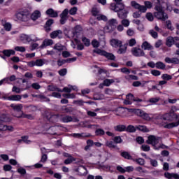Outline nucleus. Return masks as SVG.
I'll return each mask as SVG.
<instances>
[{
	"mask_svg": "<svg viewBox=\"0 0 179 179\" xmlns=\"http://www.w3.org/2000/svg\"><path fill=\"white\" fill-rule=\"evenodd\" d=\"M162 138L155 136H149L146 141V143L148 145H152L155 150H160V149H167V146L164 144H159V146H157V143H160Z\"/></svg>",
	"mask_w": 179,
	"mask_h": 179,
	"instance_id": "nucleus-1",
	"label": "nucleus"
},
{
	"mask_svg": "<svg viewBox=\"0 0 179 179\" xmlns=\"http://www.w3.org/2000/svg\"><path fill=\"white\" fill-rule=\"evenodd\" d=\"M155 10L156 12L154 13V17H156V19H158V20L164 22L169 19V15L164 12L162 6H157L155 7Z\"/></svg>",
	"mask_w": 179,
	"mask_h": 179,
	"instance_id": "nucleus-2",
	"label": "nucleus"
},
{
	"mask_svg": "<svg viewBox=\"0 0 179 179\" xmlns=\"http://www.w3.org/2000/svg\"><path fill=\"white\" fill-rule=\"evenodd\" d=\"M20 22H29L30 20V13L27 10L20 11L14 15V20Z\"/></svg>",
	"mask_w": 179,
	"mask_h": 179,
	"instance_id": "nucleus-3",
	"label": "nucleus"
},
{
	"mask_svg": "<svg viewBox=\"0 0 179 179\" xmlns=\"http://www.w3.org/2000/svg\"><path fill=\"white\" fill-rule=\"evenodd\" d=\"M129 111L135 113L136 115H138V117H141V118L145 120L146 121H150V120H152V118H155V120H156V117H157V115L153 116L152 115H149L141 109H130Z\"/></svg>",
	"mask_w": 179,
	"mask_h": 179,
	"instance_id": "nucleus-4",
	"label": "nucleus"
},
{
	"mask_svg": "<svg viewBox=\"0 0 179 179\" xmlns=\"http://www.w3.org/2000/svg\"><path fill=\"white\" fill-rule=\"evenodd\" d=\"M117 24H118V21L117 20V19L112 18L109 20L105 27L106 31H107L108 33H111V31H114V30H115V27H117Z\"/></svg>",
	"mask_w": 179,
	"mask_h": 179,
	"instance_id": "nucleus-5",
	"label": "nucleus"
},
{
	"mask_svg": "<svg viewBox=\"0 0 179 179\" xmlns=\"http://www.w3.org/2000/svg\"><path fill=\"white\" fill-rule=\"evenodd\" d=\"M9 122V117L6 114L0 115V131H6V124L4 122Z\"/></svg>",
	"mask_w": 179,
	"mask_h": 179,
	"instance_id": "nucleus-6",
	"label": "nucleus"
},
{
	"mask_svg": "<svg viewBox=\"0 0 179 179\" xmlns=\"http://www.w3.org/2000/svg\"><path fill=\"white\" fill-rule=\"evenodd\" d=\"M128 113H129V109L125 108H118L115 110V115L118 117H121L122 118H125V117H128Z\"/></svg>",
	"mask_w": 179,
	"mask_h": 179,
	"instance_id": "nucleus-7",
	"label": "nucleus"
},
{
	"mask_svg": "<svg viewBox=\"0 0 179 179\" xmlns=\"http://www.w3.org/2000/svg\"><path fill=\"white\" fill-rule=\"evenodd\" d=\"M45 64V59H38L36 61H31L27 62V65L30 68H33V66H43Z\"/></svg>",
	"mask_w": 179,
	"mask_h": 179,
	"instance_id": "nucleus-8",
	"label": "nucleus"
},
{
	"mask_svg": "<svg viewBox=\"0 0 179 179\" xmlns=\"http://www.w3.org/2000/svg\"><path fill=\"white\" fill-rule=\"evenodd\" d=\"M131 54L134 57H145V52L138 47L131 49Z\"/></svg>",
	"mask_w": 179,
	"mask_h": 179,
	"instance_id": "nucleus-9",
	"label": "nucleus"
},
{
	"mask_svg": "<svg viewBox=\"0 0 179 179\" xmlns=\"http://www.w3.org/2000/svg\"><path fill=\"white\" fill-rule=\"evenodd\" d=\"M124 3H110V10H113V12H116L118 13L122 8H124Z\"/></svg>",
	"mask_w": 179,
	"mask_h": 179,
	"instance_id": "nucleus-10",
	"label": "nucleus"
},
{
	"mask_svg": "<svg viewBox=\"0 0 179 179\" xmlns=\"http://www.w3.org/2000/svg\"><path fill=\"white\" fill-rule=\"evenodd\" d=\"M174 114V110H171L169 113H165L162 116L157 115L155 117V120H164V121H170L171 120V115Z\"/></svg>",
	"mask_w": 179,
	"mask_h": 179,
	"instance_id": "nucleus-11",
	"label": "nucleus"
},
{
	"mask_svg": "<svg viewBox=\"0 0 179 179\" xmlns=\"http://www.w3.org/2000/svg\"><path fill=\"white\" fill-rule=\"evenodd\" d=\"M130 4H131V6H132V8H134V9H137L138 10H139V12H141V13H145V7L138 3V2H136V1H131Z\"/></svg>",
	"mask_w": 179,
	"mask_h": 179,
	"instance_id": "nucleus-12",
	"label": "nucleus"
},
{
	"mask_svg": "<svg viewBox=\"0 0 179 179\" xmlns=\"http://www.w3.org/2000/svg\"><path fill=\"white\" fill-rule=\"evenodd\" d=\"M69 10L66 8L65 10H64V11L62 13V14L60 15V23L61 24H65V22H66V20H68V13H69Z\"/></svg>",
	"mask_w": 179,
	"mask_h": 179,
	"instance_id": "nucleus-13",
	"label": "nucleus"
},
{
	"mask_svg": "<svg viewBox=\"0 0 179 179\" xmlns=\"http://www.w3.org/2000/svg\"><path fill=\"white\" fill-rule=\"evenodd\" d=\"M128 15V10L125 8V5L117 13V16L120 19H125Z\"/></svg>",
	"mask_w": 179,
	"mask_h": 179,
	"instance_id": "nucleus-14",
	"label": "nucleus"
},
{
	"mask_svg": "<svg viewBox=\"0 0 179 179\" xmlns=\"http://www.w3.org/2000/svg\"><path fill=\"white\" fill-rule=\"evenodd\" d=\"M110 44L114 48H118L119 47H121V45L122 44V41L117 38H113L110 41Z\"/></svg>",
	"mask_w": 179,
	"mask_h": 179,
	"instance_id": "nucleus-15",
	"label": "nucleus"
},
{
	"mask_svg": "<svg viewBox=\"0 0 179 179\" xmlns=\"http://www.w3.org/2000/svg\"><path fill=\"white\" fill-rule=\"evenodd\" d=\"M10 107H12L13 110L14 111H16L17 113H21L22 114V110H23V105L22 104H15L12 103L10 105Z\"/></svg>",
	"mask_w": 179,
	"mask_h": 179,
	"instance_id": "nucleus-16",
	"label": "nucleus"
},
{
	"mask_svg": "<svg viewBox=\"0 0 179 179\" xmlns=\"http://www.w3.org/2000/svg\"><path fill=\"white\" fill-rule=\"evenodd\" d=\"M50 37L51 38H57V37L61 38L62 37V31L59 29L52 31L50 33Z\"/></svg>",
	"mask_w": 179,
	"mask_h": 179,
	"instance_id": "nucleus-17",
	"label": "nucleus"
},
{
	"mask_svg": "<svg viewBox=\"0 0 179 179\" xmlns=\"http://www.w3.org/2000/svg\"><path fill=\"white\" fill-rule=\"evenodd\" d=\"M127 48H128V44L125 43L122 45L121 44L120 46H119V49L117 50V54H125L127 52Z\"/></svg>",
	"mask_w": 179,
	"mask_h": 179,
	"instance_id": "nucleus-18",
	"label": "nucleus"
},
{
	"mask_svg": "<svg viewBox=\"0 0 179 179\" xmlns=\"http://www.w3.org/2000/svg\"><path fill=\"white\" fill-rule=\"evenodd\" d=\"M16 118H27V120H33V115L29 114H24V113L21 112V113L18 115H15Z\"/></svg>",
	"mask_w": 179,
	"mask_h": 179,
	"instance_id": "nucleus-19",
	"label": "nucleus"
},
{
	"mask_svg": "<svg viewBox=\"0 0 179 179\" xmlns=\"http://www.w3.org/2000/svg\"><path fill=\"white\" fill-rule=\"evenodd\" d=\"M46 15L50 16V17H58V13L57 11L54 10L52 8H49L46 10Z\"/></svg>",
	"mask_w": 179,
	"mask_h": 179,
	"instance_id": "nucleus-20",
	"label": "nucleus"
},
{
	"mask_svg": "<svg viewBox=\"0 0 179 179\" xmlns=\"http://www.w3.org/2000/svg\"><path fill=\"white\" fill-rule=\"evenodd\" d=\"M141 48L145 50L150 51V50H153V46L150 45L148 41H145L141 45Z\"/></svg>",
	"mask_w": 179,
	"mask_h": 179,
	"instance_id": "nucleus-21",
	"label": "nucleus"
},
{
	"mask_svg": "<svg viewBox=\"0 0 179 179\" xmlns=\"http://www.w3.org/2000/svg\"><path fill=\"white\" fill-rule=\"evenodd\" d=\"M164 177L168 179H179V175L177 173H171L166 172L164 173Z\"/></svg>",
	"mask_w": 179,
	"mask_h": 179,
	"instance_id": "nucleus-22",
	"label": "nucleus"
},
{
	"mask_svg": "<svg viewBox=\"0 0 179 179\" xmlns=\"http://www.w3.org/2000/svg\"><path fill=\"white\" fill-rule=\"evenodd\" d=\"M53 44L54 41L52 39H45L43 41L41 48H44V47H48V45H52Z\"/></svg>",
	"mask_w": 179,
	"mask_h": 179,
	"instance_id": "nucleus-23",
	"label": "nucleus"
},
{
	"mask_svg": "<svg viewBox=\"0 0 179 179\" xmlns=\"http://www.w3.org/2000/svg\"><path fill=\"white\" fill-rule=\"evenodd\" d=\"M1 23H2V25L3 26L5 30H6V31H10V30L12 29V24H10V23L6 22V21L5 20H2Z\"/></svg>",
	"mask_w": 179,
	"mask_h": 179,
	"instance_id": "nucleus-24",
	"label": "nucleus"
},
{
	"mask_svg": "<svg viewBox=\"0 0 179 179\" xmlns=\"http://www.w3.org/2000/svg\"><path fill=\"white\" fill-rule=\"evenodd\" d=\"M41 16V13L38 10H35L31 15H30V17L32 20H37L38 17Z\"/></svg>",
	"mask_w": 179,
	"mask_h": 179,
	"instance_id": "nucleus-25",
	"label": "nucleus"
},
{
	"mask_svg": "<svg viewBox=\"0 0 179 179\" xmlns=\"http://www.w3.org/2000/svg\"><path fill=\"white\" fill-rule=\"evenodd\" d=\"M114 129L117 132H124V131H126L127 127L124 124H119L114 127Z\"/></svg>",
	"mask_w": 179,
	"mask_h": 179,
	"instance_id": "nucleus-26",
	"label": "nucleus"
},
{
	"mask_svg": "<svg viewBox=\"0 0 179 179\" xmlns=\"http://www.w3.org/2000/svg\"><path fill=\"white\" fill-rule=\"evenodd\" d=\"M120 155L122 157H124V159H127V160H134L131 154L127 151L121 152Z\"/></svg>",
	"mask_w": 179,
	"mask_h": 179,
	"instance_id": "nucleus-27",
	"label": "nucleus"
},
{
	"mask_svg": "<svg viewBox=\"0 0 179 179\" xmlns=\"http://www.w3.org/2000/svg\"><path fill=\"white\" fill-rule=\"evenodd\" d=\"M76 171H77V173H79L80 176H85V173L87 171L86 167L80 166L76 170Z\"/></svg>",
	"mask_w": 179,
	"mask_h": 179,
	"instance_id": "nucleus-28",
	"label": "nucleus"
},
{
	"mask_svg": "<svg viewBox=\"0 0 179 179\" xmlns=\"http://www.w3.org/2000/svg\"><path fill=\"white\" fill-rule=\"evenodd\" d=\"M178 125H179V121L167 124L164 126V128H167L168 129H171V128H174V127H178Z\"/></svg>",
	"mask_w": 179,
	"mask_h": 179,
	"instance_id": "nucleus-29",
	"label": "nucleus"
},
{
	"mask_svg": "<svg viewBox=\"0 0 179 179\" xmlns=\"http://www.w3.org/2000/svg\"><path fill=\"white\" fill-rule=\"evenodd\" d=\"M152 6H153V4L152 3V2L149 1H144L143 7L145 9V13H146V10H148V9H152Z\"/></svg>",
	"mask_w": 179,
	"mask_h": 179,
	"instance_id": "nucleus-30",
	"label": "nucleus"
},
{
	"mask_svg": "<svg viewBox=\"0 0 179 179\" xmlns=\"http://www.w3.org/2000/svg\"><path fill=\"white\" fill-rule=\"evenodd\" d=\"M149 81H143V83H141V81H134L133 83V86L134 87H139V86H141L142 87H143V86H145V85H146V83H148Z\"/></svg>",
	"mask_w": 179,
	"mask_h": 179,
	"instance_id": "nucleus-31",
	"label": "nucleus"
},
{
	"mask_svg": "<svg viewBox=\"0 0 179 179\" xmlns=\"http://www.w3.org/2000/svg\"><path fill=\"white\" fill-rule=\"evenodd\" d=\"M8 100H11L13 101H19L22 100V96L12 95L8 97Z\"/></svg>",
	"mask_w": 179,
	"mask_h": 179,
	"instance_id": "nucleus-32",
	"label": "nucleus"
},
{
	"mask_svg": "<svg viewBox=\"0 0 179 179\" xmlns=\"http://www.w3.org/2000/svg\"><path fill=\"white\" fill-rule=\"evenodd\" d=\"M3 54L5 57H10V55H15V50H4Z\"/></svg>",
	"mask_w": 179,
	"mask_h": 179,
	"instance_id": "nucleus-33",
	"label": "nucleus"
},
{
	"mask_svg": "<svg viewBox=\"0 0 179 179\" xmlns=\"http://www.w3.org/2000/svg\"><path fill=\"white\" fill-rule=\"evenodd\" d=\"M20 41H22L24 44H26V43H29V35L21 34V36H20Z\"/></svg>",
	"mask_w": 179,
	"mask_h": 179,
	"instance_id": "nucleus-34",
	"label": "nucleus"
},
{
	"mask_svg": "<svg viewBox=\"0 0 179 179\" xmlns=\"http://www.w3.org/2000/svg\"><path fill=\"white\" fill-rule=\"evenodd\" d=\"M104 57H106L107 59H110V61L115 60V56L113 53H108L107 52H105Z\"/></svg>",
	"mask_w": 179,
	"mask_h": 179,
	"instance_id": "nucleus-35",
	"label": "nucleus"
},
{
	"mask_svg": "<svg viewBox=\"0 0 179 179\" xmlns=\"http://www.w3.org/2000/svg\"><path fill=\"white\" fill-rule=\"evenodd\" d=\"M166 45L168 47H171V45H173L174 44V38L171 37V36H169L166 38Z\"/></svg>",
	"mask_w": 179,
	"mask_h": 179,
	"instance_id": "nucleus-36",
	"label": "nucleus"
},
{
	"mask_svg": "<svg viewBox=\"0 0 179 179\" xmlns=\"http://www.w3.org/2000/svg\"><path fill=\"white\" fill-rule=\"evenodd\" d=\"M155 68H157V69H166V64L162 62H157Z\"/></svg>",
	"mask_w": 179,
	"mask_h": 179,
	"instance_id": "nucleus-37",
	"label": "nucleus"
},
{
	"mask_svg": "<svg viewBox=\"0 0 179 179\" xmlns=\"http://www.w3.org/2000/svg\"><path fill=\"white\" fill-rule=\"evenodd\" d=\"M48 90H50V92H62V90L54 85H49L48 87Z\"/></svg>",
	"mask_w": 179,
	"mask_h": 179,
	"instance_id": "nucleus-38",
	"label": "nucleus"
},
{
	"mask_svg": "<svg viewBox=\"0 0 179 179\" xmlns=\"http://www.w3.org/2000/svg\"><path fill=\"white\" fill-rule=\"evenodd\" d=\"M105 145L109 148L110 149H115L116 145L113 141H107L105 143Z\"/></svg>",
	"mask_w": 179,
	"mask_h": 179,
	"instance_id": "nucleus-39",
	"label": "nucleus"
},
{
	"mask_svg": "<svg viewBox=\"0 0 179 179\" xmlns=\"http://www.w3.org/2000/svg\"><path fill=\"white\" fill-rule=\"evenodd\" d=\"M115 80L113 79H106L103 80V85L104 86H110V85H113L114 83Z\"/></svg>",
	"mask_w": 179,
	"mask_h": 179,
	"instance_id": "nucleus-40",
	"label": "nucleus"
},
{
	"mask_svg": "<svg viewBox=\"0 0 179 179\" xmlns=\"http://www.w3.org/2000/svg\"><path fill=\"white\" fill-rule=\"evenodd\" d=\"M93 52H95V54H98V55H102L103 57L106 54V51H104L101 49H99V48H96V49L94 50Z\"/></svg>",
	"mask_w": 179,
	"mask_h": 179,
	"instance_id": "nucleus-41",
	"label": "nucleus"
},
{
	"mask_svg": "<svg viewBox=\"0 0 179 179\" xmlns=\"http://www.w3.org/2000/svg\"><path fill=\"white\" fill-rule=\"evenodd\" d=\"M38 40H39L38 38L36 37V35L34 34L29 35V43L31 41H34V42L38 41Z\"/></svg>",
	"mask_w": 179,
	"mask_h": 179,
	"instance_id": "nucleus-42",
	"label": "nucleus"
},
{
	"mask_svg": "<svg viewBox=\"0 0 179 179\" xmlns=\"http://www.w3.org/2000/svg\"><path fill=\"white\" fill-rule=\"evenodd\" d=\"M133 161L136 162V163H137V164H139L140 166H144L145 164V159H143V158L133 159Z\"/></svg>",
	"mask_w": 179,
	"mask_h": 179,
	"instance_id": "nucleus-43",
	"label": "nucleus"
},
{
	"mask_svg": "<svg viewBox=\"0 0 179 179\" xmlns=\"http://www.w3.org/2000/svg\"><path fill=\"white\" fill-rule=\"evenodd\" d=\"M73 162H76V159L73 157H70L64 160V164H71Z\"/></svg>",
	"mask_w": 179,
	"mask_h": 179,
	"instance_id": "nucleus-44",
	"label": "nucleus"
},
{
	"mask_svg": "<svg viewBox=\"0 0 179 179\" xmlns=\"http://www.w3.org/2000/svg\"><path fill=\"white\" fill-rule=\"evenodd\" d=\"M121 23L124 27H129V24L131 22L129 21V20L123 19L121 21Z\"/></svg>",
	"mask_w": 179,
	"mask_h": 179,
	"instance_id": "nucleus-45",
	"label": "nucleus"
},
{
	"mask_svg": "<svg viewBox=\"0 0 179 179\" xmlns=\"http://www.w3.org/2000/svg\"><path fill=\"white\" fill-rule=\"evenodd\" d=\"M54 50H57V51H62L64 50V46L60 43H57L54 46Z\"/></svg>",
	"mask_w": 179,
	"mask_h": 179,
	"instance_id": "nucleus-46",
	"label": "nucleus"
},
{
	"mask_svg": "<svg viewBox=\"0 0 179 179\" xmlns=\"http://www.w3.org/2000/svg\"><path fill=\"white\" fill-rule=\"evenodd\" d=\"M146 19L149 20V22H153L155 17H153V14L152 13H147L145 15Z\"/></svg>",
	"mask_w": 179,
	"mask_h": 179,
	"instance_id": "nucleus-47",
	"label": "nucleus"
},
{
	"mask_svg": "<svg viewBox=\"0 0 179 179\" xmlns=\"http://www.w3.org/2000/svg\"><path fill=\"white\" fill-rule=\"evenodd\" d=\"M92 45L94 47V48H99V47L100 46V42H99L96 39H94L92 41Z\"/></svg>",
	"mask_w": 179,
	"mask_h": 179,
	"instance_id": "nucleus-48",
	"label": "nucleus"
},
{
	"mask_svg": "<svg viewBox=\"0 0 179 179\" xmlns=\"http://www.w3.org/2000/svg\"><path fill=\"white\" fill-rule=\"evenodd\" d=\"M162 79H163V80H171L173 77L169 74H163L162 76Z\"/></svg>",
	"mask_w": 179,
	"mask_h": 179,
	"instance_id": "nucleus-49",
	"label": "nucleus"
},
{
	"mask_svg": "<svg viewBox=\"0 0 179 179\" xmlns=\"http://www.w3.org/2000/svg\"><path fill=\"white\" fill-rule=\"evenodd\" d=\"M125 79H127V80H138V76H134V75H129L125 77Z\"/></svg>",
	"mask_w": 179,
	"mask_h": 179,
	"instance_id": "nucleus-50",
	"label": "nucleus"
},
{
	"mask_svg": "<svg viewBox=\"0 0 179 179\" xmlns=\"http://www.w3.org/2000/svg\"><path fill=\"white\" fill-rule=\"evenodd\" d=\"M126 131L127 132H135L136 129L133 125H129L127 127H126Z\"/></svg>",
	"mask_w": 179,
	"mask_h": 179,
	"instance_id": "nucleus-51",
	"label": "nucleus"
},
{
	"mask_svg": "<svg viewBox=\"0 0 179 179\" xmlns=\"http://www.w3.org/2000/svg\"><path fill=\"white\" fill-rule=\"evenodd\" d=\"M63 122H71L72 121V117L71 116H64L62 118Z\"/></svg>",
	"mask_w": 179,
	"mask_h": 179,
	"instance_id": "nucleus-52",
	"label": "nucleus"
},
{
	"mask_svg": "<svg viewBox=\"0 0 179 179\" xmlns=\"http://www.w3.org/2000/svg\"><path fill=\"white\" fill-rule=\"evenodd\" d=\"M15 50V51H19L20 52H24L26 51V48L23 46H16Z\"/></svg>",
	"mask_w": 179,
	"mask_h": 179,
	"instance_id": "nucleus-53",
	"label": "nucleus"
},
{
	"mask_svg": "<svg viewBox=\"0 0 179 179\" xmlns=\"http://www.w3.org/2000/svg\"><path fill=\"white\" fill-rule=\"evenodd\" d=\"M92 12L94 16H98L99 13H100V10L96 7H93Z\"/></svg>",
	"mask_w": 179,
	"mask_h": 179,
	"instance_id": "nucleus-54",
	"label": "nucleus"
},
{
	"mask_svg": "<svg viewBox=\"0 0 179 179\" xmlns=\"http://www.w3.org/2000/svg\"><path fill=\"white\" fill-rule=\"evenodd\" d=\"M77 12H78V7H73L69 10V13L73 15H76Z\"/></svg>",
	"mask_w": 179,
	"mask_h": 179,
	"instance_id": "nucleus-55",
	"label": "nucleus"
},
{
	"mask_svg": "<svg viewBox=\"0 0 179 179\" xmlns=\"http://www.w3.org/2000/svg\"><path fill=\"white\" fill-rule=\"evenodd\" d=\"M71 136L73 138H83L85 136L84 133L79 134V133H74L71 134Z\"/></svg>",
	"mask_w": 179,
	"mask_h": 179,
	"instance_id": "nucleus-56",
	"label": "nucleus"
},
{
	"mask_svg": "<svg viewBox=\"0 0 179 179\" xmlns=\"http://www.w3.org/2000/svg\"><path fill=\"white\" fill-rule=\"evenodd\" d=\"M68 72V70L66 69H62L61 70L59 71V75L60 76H65V75H66Z\"/></svg>",
	"mask_w": 179,
	"mask_h": 179,
	"instance_id": "nucleus-57",
	"label": "nucleus"
},
{
	"mask_svg": "<svg viewBox=\"0 0 179 179\" xmlns=\"http://www.w3.org/2000/svg\"><path fill=\"white\" fill-rule=\"evenodd\" d=\"M96 135H97L98 136H101V135H104L105 132L104 130L101 129H97L95 131Z\"/></svg>",
	"mask_w": 179,
	"mask_h": 179,
	"instance_id": "nucleus-58",
	"label": "nucleus"
},
{
	"mask_svg": "<svg viewBox=\"0 0 179 179\" xmlns=\"http://www.w3.org/2000/svg\"><path fill=\"white\" fill-rule=\"evenodd\" d=\"M149 33H150V36H152L153 37V38H157V37H158L157 32H156L155 30L150 29Z\"/></svg>",
	"mask_w": 179,
	"mask_h": 179,
	"instance_id": "nucleus-59",
	"label": "nucleus"
},
{
	"mask_svg": "<svg viewBox=\"0 0 179 179\" xmlns=\"http://www.w3.org/2000/svg\"><path fill=\"white\" fill-rule=\"evenodd\" d=\"M141 149H143V152H149L150 150V146L143 144L141 145Z\"/></svg>",
	"mask_w": 179,
	"mask_h": 179,
	"instance_id": "nucleus-60",
	"label": "nucleus"
},
{
	"mask_svg": "<svg viewBox=\"0 0 179 179\" xmlns=\"http://www.w3.org/2000/svg\"><path fill=\"white\" fill-rule=\"evenodd\" d=\"M83 43H84L85 45H86V47H89V45H90V40H89L88 38H83L82 39Z\"/></svg>",
	"mask_w": 179,
	"mask_h": 179,
	"instance_id": "nucleus-61",
	"label": "nucleus"
},
{
	"mask_svg": "<svg viewBox=\"0 0 179 179\" xmlns=\"http://www.w3.org/2000/svg\"><path fill=\"white\" fill-rule=\"evenodd\" d=\"M96 19L98 20H103V22H106L107 17L106 15H98L96 17Z\"/></svg>",
	"mask_w": 179,
	"mask_h": 179,
	"instance_id": "nucleus-62",
	"label": "nucleus"
},
{
	"mask_svg": "<svg viewBox=\"0 0 179 179\" xmlns=\"http://www.w3.org/2000/svg\"><path fill=\"white\" fill-rule=\"evenodd\" d=\"M136 44V40L135 38H131L129 41V47H134Z\"/></svg>",
	"mask_w": 179,
	"mask_h": 179,
	"instance_id": "nucleus-63",
	"label": "nucleus"
},
{
	"mask_svg": "<svg viewBox=\"0 0 179 179\" xmlns=\"http://www.w3.org/2000/svg\"><path fill=\"white\" fill-rule=\"evenodd\" d=\"M113 141L115 143H121V142H122V139H121L120 136L114 137Z\"/></svg>",
	"mask_w": 179,
	"mask_h": 179,
	"instance_id": "nucleus-64",
	"label": "nucleus"
}]
</instances>
